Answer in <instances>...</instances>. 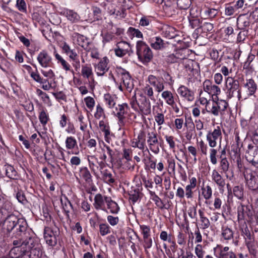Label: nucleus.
Here are the masks:
<instances>
[{
    "mask_svg": "<svg viewBox=\"0 0 258 258\" xmlns=\"http://www.w3.org/2000/svg\"><path fill=\"white\" fill-rule=\"evenodd\" d=\"M198 213L200 216V228L202 230L208 228L210 226L209 220L205 216L204 212L202 210H199Z\"/></svg>",
    "mask_w": 258,
    "mask_h": 258,
    "instance_id": "obj_31",
    "label": "nucleus"
},
{
    "mask_svg": "<svg viewBox=\"0 0 258 258\" xmlns=\"http://www.w3.org/2000/svg\"><path fill=\"white\" fill-rule=\"evenodd\" d=\"M188 19L190 26L193 29L196 27L198 28L202 25V20L200 18L188 17Z\"/></svg>",
    "mask_w": 258,
    "mask_h": 258,
    "instance_id": "obj_51",
    "label": "nucleus"
},
{
    "mask_svg": "<svg viewBox=\"0 0 258 258\" xmlns=\"http://www.w3.org/2000/svg\"><path fill=\"white\" fill-rule=\"evenodd\" d=\"M99 232L102 236H105L110 233V227L106 223L99 225Z\"/></svg>",
    "mask_w": 258,
    "mask_h": 258,
    "instance_id": "obj_53",
    "label": "nucleus"
},
{
    "mask_svg": "<svg viewBox=\"0 0 258 258\" xmlns=\"http://www.w3.org/2000/svg\"><path fill=\"white\" fill-rule=\"evenodd\" d=\"M215 102L217 104L218 109L219 110L220 114H222L228 105V103L224 100H220Z\"/></svg>",
    "mask_w": 258,
    "mask_h": 258,
    "instance_id": "obj_55",
    "label": "nucleus"
},
{
    "mask_svg": "<svg viewBox=\"0 0 258 258\" xmlns=\"http://www.w3.org/2000/svg\"><path fill=\"white\" fill-rule=\"evenodd\" d=\"M89 166L91 170L94 173H95V167L98 168V166L96 165V163L98 162V159L95 156H90L88 157Z\"/></svg>",
    "mask_w": 258,
    "mask_h": 258,
    "instance_id": "obj_47",
    "label": "nucleus"
},
{
    "mask_svg": "<svg viewBox=\"0 0 258 258\" xmlns=\"http://www.w3.org/2000/svg\"><path fill=\"white\" fill-rule=\"evenodd\" d=\"M184 124L186 127V132L185 137L188 141H190L194 136L195 125L191 120L189 122L186 120Z\"/></svg>",
    "mask_w": 258,
    "mask_h": 258,
    "instance_id": "obj_32",
    "label": "nucleus"
},
{
    "mask_svg": "<svg viewBox=\"0 0 258 258\" xmlns=\"http://www.w3.org/2000/svg\"><path fill=\"white\" fill-rule=\"evenodd\" d=\"M144 93L145 95H147L152 100L155 101V99L154 96L153 89L151 86L149 85H146L143 89Z\"/></svg>",
    "mask_w": 258,
    "mask_h": 258,
    "instance_id": "obj_54",
    "label": "nucleus"
},
{
    "mask_svg": "<svg viewBox=\"0 0 258 258\" xmlns=\"http://www.w3.org/2000/svg\"><path fill=\"white\" fill-rule=\"evenodd\" d=\"M250 24V18L245 14L240 15L237 18L236 24L240 30H248Z\"/></svg>",
    "mask_w": 258,
    "mask_h": 258,
    "instance_id": "obj_18",
    "label": "nucleus"
},
{
    "mask_svg": "<svg viewBox=\"0 0 258 258\" xmlns=\"http://www.w3.org/2000/svg\"><path fill=\"white\" fill-rule=\"evenodd\" d=\"M19 219L14 214H9L8 217H7L4 223V229L7 231L6 235L7 237L11 236V233L13 232Z\"/></svg>",
    "mask_w": 258,
    "mask_h": 258,
    "instance_id": "obj_10",
    "label": "nucleus"
},
{
    "mask_svg": "<svg viewBox=\"0 0 258 258\" xmlns=\"http://www.w3.org/2000/svg\"><path fill=\"white\" fill-rule=\"evenodd\" d=\"M130 104L135 111L143 115H148L151 112L150 101L142 94H141L140 98L137 99L136 95L135 94L130 99Z\"/></svg>",
    "mask_w": 258,
    "mask_h": 258,
    "instance_id": "obj_1",
    "label": "nucleus"
},
{
    "mask_svg": "<svg viewBox=\"0 0 258 258\" xmlns=\"http://www.w3.org/2000/svg\"><path fill=\"white\" fill-rule=\"evenodd\" d=\"M252 215L249 207L241 205L238 207V219L243 220L246 216L249 217Z\"/></svg>",
    "mask_w": 258,
    "mask_h": 258,
    "instance_id": "obj_29",
    "label": "nucleus"
},
{
    "mask_svg": "<svg viewBox=\"0 0 258 258\" xmlns=\"http://www.w3.org/2000/svg\"><path fill=\"white\" fill-rule=\"evenodd\" d=\"M25 244L22 245H19L20 246H14L12 248L9 252V256H3L1 258H20L21 256L24 251L25 250V248L27 243L24 242Z\"/></svg>",
    "mask_w": 258,
    "mask_h": 258,
    "instance_id": "obj_20",
    "label": "nucleus"
},
{
    "mask_svg": "<svg viewBox=\"0 0 258 258\" xmlns=\"http://www.w3.org/2000/svg\"><path fill=\"white\" fill-rule=\"evenodd\" d=\"M163 10L168 16H172L175 15L176 12V7L174 4L170 1H166L163 6Z\"/></svg>",
    "mask_w": 258,
    "mask_h": 258,
    "instance_id": "obj_30",
    "label": "nucleus"
},
{
    "mask_svg": "<svg viewBox=\"0 0 258 258\" xmlns=\"http://www.w3.org/2000/svg\"><path fill=\"white\" fill-rule=\"evenodd\" d=\"M136 54L139 60L143 64L148 63L153 58V53L151 49L143 41L137 42Z\"/></svg>",
    "mask_w": 258,
    "mask_h": 258,
    "instance_id": "obj_2",
    "label": "nucleus"
},
{
    "mask_svg": "<svg viewBox=\"0 0 258 258\" xmlns=\"http://www.w3.org/2000/svg\"><path fill=\"white\" fill-rule=\"evenodd\" d=\"M84 101L87 107L92 110L95 105L94 99L92 97L88 96L85 98Z\"/></svg>",
    "mask_w": 258,
    "mask_h": 258,
    "instance_id": "obj_60",
    "label": "nucleus"
},
{
    "mask_svg": "<svg viewBox=\"0 0 258 258\" xmlns=\"http://www.w3.org/2000/svg\"><path fill=\"white\" fill-rule=\"evenodd\" d=\"M246 183L249 188L255 190L258 189V178L253 175L252 173L247 175Z\"/></svg>",
    "mask_w": 258,
    "mask_h": 258,
    "instance_id": "obj_27",
    "label": "nucleus"
},
{
    "mask_svg": "<svg viewBox=\"0 0 258 258\" xmlns=\"http://www.w3.org/2000/svg\"><path fill=\"white\" fill-rule=\"evenodd\" d=\"M151 46L155 50H161L166 47V43L160 37L155 36L150 38L148 41Z\"/></svg>",
    "mask_w": 258,
    "mask_h": 258,
    "instance_id": "obj_21",
    "label": "nucleus"
},
{
    "mask_svg": "<svg viewBox=\"0 0 258 258\" xmlns=\"http://www.w3.org/2000/svg\"><path fill=\"white\" fill-rule=\"evenodd\" d=\"M109 60L107 57H103L100 61L94 65L95 71L98 76H103L109 70Z\"/></svg>",
    "mask_w": 258,
    "mask_h": 258,
    "instance_id": "obj_12",
    "label": "nucleus"
},
{
    "mask_svg": "<svg viewBox=\"0 0 258 258\" xmlns=\"http://www.w3.org/2000/svg\"><path fill=\"white\" fill-rule=\"evenodd\" d=\"M27 229V223L25 220L23 219H19V221L13 230L12 234L10 236L12 237H19L23 236L26 234V231Z\"/></svg>",
    "mask_w": 258,
    "mask_h": 258,
    "instance_id": "obj_9",
    "label": "nucleus"
},
{
    "mask_svg": "<svg viewBox=\"0 0 258 258\" xmlns=\"http://www.w3.org/2000/svg\"><path fill=\"white\" fill-rule=\"evenodd\" d=\"M162 97L165 100L166 103L170 105L173 104L175 102L172 93L169 91H164L162 93Z\"/></svg>",
    "mask_w": 258,
    "mask_h": 258,
    "instance_id": "obj_39",
    "label": "nucleus"
},
{
    "mask_svg": "<svg viewBox=\"0 0 258 258\" xmlns=\"http://www.w3.org/2000/svg\"><path fill=\"white\" fill-rule=\"evenodd\" d=\"M116 72L118 76L121 78V81L124 86L127 89H131L132 84L131 83V77L129 73L121 67H117Z\"/></svg>",
    "mask_w": 258,
    "mask_h": 258,
    "instance_id": "obj_14",
    "label": "nucleus"
},
{
    "mask_svg": "<svg viewBox=\"0 0 258 258\" xmlns=\"http://www.w3.org/2000/svg\"><path fill=\"white\" fill-rule=\"evenodd\" d=\"M245 158L252 166L256 168L258 172V147L248 145L246 152Z\"/></svg>",
    "mask_w": 258,
    "mask_h": 258,
    "instance_id": "obj_6",
    "label": "nucleus"
},
{
    "mask_svg": "<svg viewBox=\"0 0 258 258\" xmlns=\"http://www.w3.org/2000/svg\"><path fill=\"white\" fill-rule=\"evenodd\" d=\"M37 60L43 68L50 67L52 64V58L46 50H42L39 53Z\"/></svg>",
    "mask_w": 258,
    "mask_h": 258,
    "instance_id": "obj_11",
    "label": "nucleus"
},
{
    "mask_svg": "<svg viewBox=\"0 0 258 258\" xmlns=\"http://www.w3.org/2000/svg\"><path fill=\"white\" fill-rule=\"evenodd\" d=\"M211 177L212 180L218 186L219 190L223 191L226 182L225 179L223 178L220 172L216 169H214L212 172Z\"/></svg>",
    "mask_w": 258,
    "mask_h": 258,
    "instance_id": "obj_17",
    "label": "nucleus"
},
{
    "mask_svg": "<svg viewBox=\"0 0 258 258\" xmlns=\"http://www.w3.org/2000/svg\"><path fill=\"white\" fill-rule=\"evenodd\" d=\"M140 189L139 188L132 187L128 192L129 200L133 204H135L140 198Z\"/></svg>",
    "mask_w": 258,
    "mask_h": 258,
    "instance_id": "obj_35",
    "label": "nucleus"
},
{
    "mask_svg": "<svg viewBox=\"0 0 258 258\" xmlns=\"http://www.w3.org/2000/svg\"><path fill=\"white\" fill-rule=\"evenodd\" d=\"M147 143L149 149L154 153L157 154L159 151L158 146V140L155 132H148L147 134Z\"/></svg>",
    "mask_w": 258,
    "mask_h": 258,
    "instance_id": "obj_13",
    "label": "nucleus"
},
{
    "mask_svg": "<svg viewBox=\"0 0 258 258\" xmlns=\"http://www.w3.org/2000/svg\"><path fill=\"white\" fill-rule=\"evenodd\" d=\"M162 78H157L153 75H150L148 77V81L150 85L153 86L156 91L159 93L164 89V85Z\"/></svg>",
    "mask_w": 258,
    "mask_h": 258,
    "instance_id": "obj_15",
    "label": "nucleus"
},
{
    "mask_svg": "<svg viewBox=\"0 0 258 258\" xmlns=\"http://www.w3.org/2000/svg\"><path fill=\"white\" fill-rule=\"evenodd\" d=\"M61 203L64 212L69 216V213L73 209V206L67 197H64L63 199H61Z\"/></svg>",
    "mask_w": 258,
    "mask_h": 258,
    "instance_id": "obj_38",
    "label": "nucleus"
},
{
    "mask_svg": "<svg viewBox=\"0 0 258 258\" xmlns=\"http://www.w3.org/2000/svg\"><path fill=\"white\" fill-rule=\"evenodd\" d=\"M201 190L202 195L206 200H208L212 198V189L209 185L202 187Z\"/></svg>",
    "mask_w": 258,
    "mask_h": 258,
    "instance_id": "obj_43",
    "label": "nucleus"
},
{
    "mask_svg": "<svg viewBox=\"0 0 258 258\" xmlns=\"http://www.w3.org/2000/svg\"><path fill=\"white\" fill-rule=\"evenodd\" d=\"M174 28L172 27L167 26L165 28V34L166 37L169 38H172L174 37L176 34L174 33Z\"/></svg>",
    "mask_w": 258,
    "mask_h": 258,
    "instance_id": "obj_64",
    "label": "nucleus"
},
{
    "mask_svg": "<svg viewBox=\"0 0 258 258\" xmlns=\"http://www.w3.org/2000/svg\"><path fill=\"white\" fill-rule=\"evenodd\" d=\"M233 194L238 199H241L243 197V191L241 186H235L233 188Z\"/></svg>",
    "mask_w": 258,
    "mask_h": 258,
    "instance_id": "obj_57",
    "label": "nucleus"
},
{
    "mask_svg": "<svg viewBox=\"0 0 258 258\" xmlns=\"http://www.w3.org/2000/svg\"><path fill=\"white\" fill-rule=\"evenodd\" d=\"M81 73L83 77L89 79L93 75L92 69L91 67L88 64L83 66Z\"/></svg>",
    "mask_w": 258,
    "mask_h": 258,
    "instance_id": "obj_45",
    "label": "nucleus"
},
{
    "mask_svg": "<svg viewBox=\"0 0 258 258\" xmlns=\"http://www.w3.org/2000/svg\"><path fill=\"white\" fill-rule=\"evenodd\" d=\"M105 115L103 108L98 104L96 106V112L94 114V117L96 119H99L101 117H104Z\"/></svg>",
    "mask_w": 258,
    "mask_h": 258,
    "instance_id": "obj_56",
    "label": "nucleus"
},
{
    "mask_svg": "<svg viewBox=\"0 0 258 258\" xmlns=\"http://www.w3.org/2000/svg\"><path fill=\"white\" fill-rule=\"evenodd\" d=\"M226 96L228 99L237 97L238 100L241 98V87L237 79L228 77L226 81Z\"/></svg>",
    "mask_w": 258,
    "mask_h": 258,
    "instance_id": "obj_3",
    "label": "nucleus"
},
{
    "mask_svg": "<svg viewBox=\"0 0 258 258\" xmlns=\"http://www.w3.org/2000/svg\"><path fill=\"white\" fill-rule=\"evenodd\" d=\"M140 229L142 230V233L143 235V238H146L150 236V228L149 226L142 225H140Z\"/></svg>",
    "mask_w": 258,
    "mask_h": 258,
    "instance_id": "obj_61",
    "label": "nucleus"
},
{
    "mask_svg": "<svg viewBox=\"0 0 258 258\" xmlns=\"http://www.w3.org/2000/svg\"><path fill=\"white\" fill-rule=\"evenodd\" d=\"M206 139L208 142L209 146L211 148H214L217 146V141L219 139V147H220L222 139V133L220 127L219 126H217L213 131H209L207 134Z\"/></svg>",
    "mask_w": 258,
    "mask_h": 258,
    "instance_id": "obj_7",
    "label": "nucleus"
},
{
    "mask_svg": "<svg viewBox=\"0 0 258 258\" xmlns=\"http://www.w3.org/2000/svg\"><path fill=\"white\" fill-rule=\"evenodd\" d=\"M129 109V106L126 103L118 104L115 107L113 113L116 117H125V115L127 114Z\"/></svg>",
    "mask_w": 258,
    "mask_h": 258,
    "instance_id": "obj_22",
    "label": "nucleus"
},
{
    "mask_svg": "<svg viewBox=\"0 0 258 258\" xmlns=\"http://www.w3.org/2000/svg\"><path fill=\"white\" fill-rule=\"evenodd\" d=\"M4 168L6 171V175L7 177L12 179H17V172L13 166L10 165H6Z\"/></svg>",
    "mask_w": 258,
    "mask_h": 258,
    "instance_id": "obj_36",
    "label": "nucleus"
},
{
    "mask_svg": "<svg viewBox=\"0 0 258 258\" xmlns=\"http://www.w3.org/2000/svg\"><path fill=\"white\" fill-rule=\"evenodd\" d=\"M214 28L213 24L210 23L205 22L196 29L198 33H203L207 35L208 32H211Z\"/></svg>",
    "mask_w": 258,
    "mask_h": 258,
    "instance_id": "obj_34",
    "label": "nucleus"
},
{
    "mask_svg": "<svg viewBox=\"0 0 258 258\" xmlns=\"http://www.w3.org/2000/svg\"><path fill=\"white\" fill-rule=\"evenodd\" d=\"M105 201L111 213L116 214L118 213L120 210L119 207L115 202L112 200L110 197H105Z\"/></svg>",
    "mask_w": 258,
    "mask_h": 258,
    "instance_id": "obj_26",
    "label": "nucleus"
},
{
    "mask_svg": "<svg viewBox=\"0 0 258 258\" xmlns=\"http://www.w3.org/2000/svg\"><path fill=\"white\" fill-rule=\"evenodd\" d=\"M73 37L76 38L77 44L79 46L82 47L86 51H89L91 43L88 38L78 33H75Z\"/></svg>",
    "mask_w": 258,
    "mask_h": 258,
    "instance_id": "obj_16",
    "label": "nucleus"
},
{
    "mask_svg": "<svg viewBox=\"0 0 258 258\" xmlns=\"http://www.w3.org/2000/svg\"><path fill=\"white\" fill-rule=\"evenodd\" d=\"M178 93L186 100L191 102L195 99L194 92L184 86H180L177 89Z\"/></svg>",
    "mask_w": 258,
    "mask_h": 258,
    "instance_id": "obj_19",
    "label": "nucleus"
},
{
    "mask_svg": "<svg viewBox=\"0 0 258 258\" xmlns=\"http://www.w3.org/2000/svg\"><path fill=\"white\" fill-rule=\"evenodd\" d=\"M79 176L88 184L91 185L92 183V176L87 167H82L80 168Z\"/></svg>",
    "mask_w": 258,
    "mask_h": 258,
    "instance_id": "obj_25",
    "label": "nucleus"
},
{
    "mask_svg": "<svg viewBox=\"0 0 258 258\" xmlns=\"http://www.w3.org/2000/svg\"><path fill=\"white\" fill-rule=\"evenodd\" d=\"M191 4V0H176L177 6L180 9H187L190 7Z\"/></svg>",
    "mask_w": 258,
    "mask_h": 258,
    "instance_id": "obj_52",
    "label": "nucleus"
},
{
    "mask_svg": "<svg viewBox=\"0 0 258 258\" xmlns=\"http://www.w3.org/2000/svg\"><path fill=\"white\" fill-rule=\"evenodd\" d=\"M126 14V10L123 8L114 9L113 11H111V15L114 16V18L117 19H121L125 18Z\"/></svg>",
    "mask_w": 258,
    "mask_h": 258,
    "instance_id": "obj_40",
    "label": "nucleus"
},
{
    "mask_svg": "<svg viewBox=\"0 0 258 258\" xmlns=\"http://www.w3.org/2000/svg\"><path fill=\"white\" fill-rule=\"evenodd\" d=\"M39 119L41 123L43 125H45L49 120V116L48 113L44 110L42 109L39 113Z\"/></svg>",
    "mask_w": 258,
    "mask_h": 258,
    "instance_id": "obj_50",
    "label": "nucleus"
},
{
    "mask_svg": "<svg viewBox=\"0 0 258 258\" xmlns=\"http://www.w3.org/2000/svg\"><path fill=\"white\" fill-rule=\"evenodd\" d=\"M230 164L227 158L220 159L219 168L221 173L227 174L229 170Z\"/></svg>",
    "mask_w": 258,
    "mask_h": 258,
    "instance_id": "obj_42",
    "label": "nucleus"
},
{
    "mask_svg": "<svg viewBox=\"0 0 258 258\" xmlns=\"http://www.w3.org/2000/svg\"><path fill=\"white\" fill-rule=\"evenodd\" d=\"M27 245L32 258H40L42 255L41 246L34 237H30Z\"/></svg>",
    "mask_w": 258,
    "mask_h": 258,
    "instance_id": "obj_5",
    "label": "nucleus"
},
{
    "mask_svg": "<svg viewBox=\"0 0 258 258\" xmlns=\"http://www.w3.org/2000/svg\"><path fill=\"white\" fill-rule=\"evenodd\" d=\"M187 213L190 218L197 219V213L196 207L194 206L189 207L187 210Z\"/></svg>",
    "mask_w": 258,
    "mask_h": 258,
    "instance_id": "obj_62",
    "label": "nucleus"
},
{
    "mask_svg": "<svg viewBox=\"0 0 258 258\" xmlns=\"http://www.w3.org/2000/svg\"><path fill=\"white\" fill-rule=\"evenodd\" d=\"M221 238L222 240L228 241L233 239L234 232L233 230L226 225H223L221 227Z\"/></svg>",
    "mask_w": 258,
    "mask_h": 258,
    "instance_id": "obj_24",
    "label": "nucleus"
},
{
    "mask_svg": "<svg viewBox=\"0 0 258 258\" xmlns=\"http://www.w3.org/2000/svg\"><path fill=\"white\" fill-rule=\"evenodd\" d=\"M99 158L103 161L108 160L110 163L113 164L115 161V151L113 148L106 144H104L101 148Z\"/></svg>",
    "mask_w": 258,
    "mask_h": 258,
    "instance_id": "obj_8",
    "label": "nucleus"
},
{
    "mask_svg": "<svg viewBox=\"0 0 258 258\" xmlns=\"http://www.w3.org/2000/svg\"><path fill=\"white\" fill-rule=\"evenodd\" d=\"M102 174L103 176L104 179L108 183H113L115 181L113 178L112 174L108 170L105 169L101 171Z\"/></svg>",
    "mask_w": 258,
    "mask_h": 258,
    "instance_id": "obj_48",
    "label": "nucleus"
},
{
    "mask_svg": "<svg viewBox=\"0 0 258 258\" xmlns=\"http://www.w3.org/2000/svg\"><path fill=\"white\" fill-rule=\"evenodd\" d=\"M99 126L100 130L106 134H109L110 132L108 122L104 120H101L99 122Z\"/></svg>",
    "mask_w": 258,
    "mask_h": 258,
    "instance_id": "obj_49",
    "label": "nucleus"
},
{
    "mask_svg": "<svg viewBox=\"0 0 258 258\" xmlns=\"http://www.w3.org/2000/svg\"><path fill=\"white\" fill-rule=\"evenodd\" d=\"M127 33L130 37H136L138 38L143 37V34L139 29L132 27L128 28Z\"/></svg>",
    "mask_w": 258,
    "mask_h": 258,
    "instance_id": "obj_46",
    "label": "nucleus"
},
{
    "mask_svg": "<svg viewBox=\"0 0 258 258\" xmlns=\"http://www.w3.org/2000/svg\"><path fill=\"white\" fill-rule=\"evenodd\" d=\"M66 146L68 149H73L77 146V142L76 139L73 137H68L66 140Z\"/></svg>",
    "mask_w": 258,
    "mask_h": 258,
    "instance_id": "obj_44",
    "label": "nucleus"
},
{
    "mask_svg": "<svg viewBox=\"0 0 258 258\" xmlns=\"http://www.w3.org/2000/svg\"><path fill=\"white\" fill-rule=\"evenodd\" d=\"M248 30H241L237 35V42L241 43L243 42L247 36Z\"/></svg>",
    "mask_w": 258,
    "mask_h": 258,
    "instance_id": "obj_58",
    "label": "nucleus"
},
{
    "mask_svg": "<svg viewBox=\"0 0 258 258\" xmlns=\"http://www.w3.org/2000/svg\"><path fill=\"white\" fill-rule=\"evenodd\" d=\"M9 214L8 211L5 208L2 207L0 209V224L3 223H4Z\"/></svg>",
    "mask_w": 258,
    "mask_h": 258,
    "instance_id": "obj_59",
    "label": "nucleus"
},
{
    "mask_svg": "<svg viewBox=\"0 0 258 258\" xmlns=\"http://www.w3.org/2000/svg\"><path fill=\"white\" fill-rule=\"evenodd\" d=\"M105 197L100 194L96 195L93 205L96 210H105Z\"/></svg>",
    "mask_w": 258,
    "mask_h": 258,
    "instance_id": "obj_28",
    "label": "nucleus"
},
{
    "mask_svg": "<svg viewBox=\"0 0 258 258\" xmlns=\"http://www.w3.org/2000/svg\"><path fill=\"white\" fill-rule=\"evenodd\" d=\"M59 233L58 228L56 227H46L44 229V238L47 244L54 246L57 244V237Z\"/></svg>",
    "mask_w": 258,
    "mask_h": 258,
    "instance_id": "obj_4",
    "label": "nucleus"
},
{
    "mask_svg": "<svg viewBox=\"0 0 258 258\" xmlns=\"http://www.w3.org/2000/svg\"><path fill=\"white\" fill-rule=\"evenodd\" d=\"M63 15L67 17L68 20L72 23H77L80 21L81 17L76 12L73 10H65Z\"/></svg>",
    "mask_w": 258,
    "mask_h": 258,
    "instance_id": "obj_23",
    "label": "nucleus"
},
{
    "mask_svg": "<svg viewBox=\"0 0 258 258\" xmlns=\"http://www.w3.org/2000/svg\"><path fill=\"white\" fill-rule=\"evenodd\" d=\"M244 86L247 89L248 95L249 96L253 95L257 89V85L252 79L246 80V82L244 84Z\"/></svg>",
    "mask_w": 258,
    "mask_h": 258,
    "instance_id": "obj_33",
    "label": "nucleus"
},
{
    "mask_svg": "<svg viewBox=\"0 0 258 258\" xmlns=\"http://www.w3.org/2000/svg\"><path fill=\"white\" fill-rule=\"evenodd\" d=\"M16 7L20 11H26V5L24 0H17Z\"/></svg>",
    "mask_w": 258,
    "mask_h": 258,
    "instance_id": "obj_63",
    "label": "nucleus"
},
{
    "mask_svg": "<svg viewBox=\"0 0 258 258\" xmlns=\"http://www.w3.org/2000/svg\"><path fill=\"white\" fill-rule=\"evenodd\" d=\"M104 99L106 105L110 108H112L115 105L116 97L109 93L104 95Z\"/></svg>",
    "mask_w": 258,
    "mask_h": 258,
    "instance_id": "obj_37",
    "label": "nucleus"
},
{
    "mask_svg": "<svg viewBox=\"0 0 258 258\" xmlns=\"http://www.w3.org/2000/svg\"><path fill=\"white\" fill-rule=\"evenodd\" d=\"M145 137L146 134L143 131H140L139 132L137 139H136L137 142L139 143L138 148L140 149L143 150L145 145Z\"/></svg>",
    "mask_w": 258,
    "mask_h": 258,
    "instance_id": "obj_41",
    "label": "nucleus"
}]
</instances>
